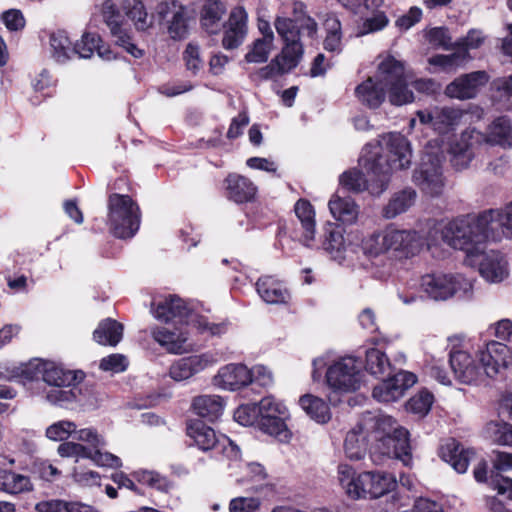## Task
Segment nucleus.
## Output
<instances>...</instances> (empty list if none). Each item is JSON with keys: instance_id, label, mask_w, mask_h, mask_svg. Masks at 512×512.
I'll list each match as a JSON object with an SVG mask.
<instances>
[{"instance_id": "17", "label": "nucleus", "mask_w": 512, "mask_h": 512, "mask_svg": "<svg viewBox=\"0 0 512 512\" xmlns=\"http://www.w3.org/2000/svg\"><path fill=\"white\" fill-rule=\"evenodd\" d=\"M479 361L483 373L489 378H495L504 370L512 367V351L498 341H490L479 351Z\"/></svg>"}, {"instance_id": "32", "label": "nucleus", "mask_w": 512, "mask_h": 512, "mask_svg": "<svg viewBox=\"0 0 512 512\" xmlns=\"http://www.w3.org/2000/svg\"><path fill=\"white\" fill-rule=\"evenodd\" d=\"M332 216L343 224H353L359 216V206L350 196L333 195L328 203Z\"/></svg>"}, {"instance_id": "37", "label": "nucleus", "mask_w": 512, "mask_h": 512, "mask_svg": "<svg viewBox=\"0 0 512 512\" xmlns=\"http://www.w3.org/2000/svg\"><path fill=\"white\" fill-rule=\"evenodd\" d=\"M226 14V5L220 0H207L201 10V24L210 34L217 33Z\"/></svg>"}, {"instance_id": "61", "label": "nucleus", "mask_w": 512, "mask_h": 512, "mask_svg": "<svg viewBox=\"0 0 512 512\" xmlns=\"http://www.w3.org/2000/svg\"><path fill=\"white\" fill-rule=\"evenodd\" d=\"M256 405H241L234 412V419L243 426L252 425L258 417Z\"/></svg>"}, {"instance_id": "16", "label": "nucleus", "mask_w": 512, "mask_h": 512, "mask_svg": "<svg viewBox=\"0 0 512 512\" xmlns=\"http://www.w3.org/2000/svg\"><path fill=\"white\" fill-rule=\"evenodd\" d=\"M463 115V110L451 106H436L416 112L421 124L428 125L439 134H447L454 130L460 124Z\"/></svg>"}, {"instance_id": "27", "label": "nucleus", "mask_w": 512, "mask_h": 512, "mask_svg": "<svg viewBox=\"0 0 512 512\" xmlns=\"http://www.w3.org/2000/svg\"><path fill=\"white\" fill-rule=\"evenodd\" d=\"M247 17L243 9H234L224 25L222 45L225 49H234L242 44L247 33Z\"/></svg>"}, {"instance_id": "50", "label": "nucleus", "mask_w": 512, "mask_h": 512, "mask_svg": "<svg viewBox=\"0 0 512 512\" xmlns=\"http://www.w3.org/2000/svg\"><path fill=\"white\" fill-rule=\"evenodd\" d=\"M273 43H271V37L267 40L256 39L248 53L245 55V60L248 63H264L267 61Z\"/></svg>"}, {"instance_id": "41", "label": "nucleus", "mask_w": 512, "mask_h": 512, "mask_svg": "<svg viewBox=\"0 0 512 512\" xmlns=\"http://www.w3.org/2000/svg\"><path fill=\"white\" fill-rule=\"evenodd\" d=\"M299 62L300 61L296 60L295 58H293V61H291V58H285L284 53L281 52L274 59H272L268 65L260 68L256 72V76L260 80L272 79L276 76L289 72L295 68Z\"/></svg>"}, {"instance_id": "40", "label": "nucleus", "mask_w": 512, "mask_h": 512, "mask_svg": "<svg viewBox=\"0 0 512 512\" xmlns=\"http://www.w3.org/2000/svg\"><path fill=\"white\" fill-rule=\"evenodd\" d=\"M33 489L28 476L9 470L0 471V490L9 494H19Z\"/></svg>"}, {"instance_id": "49", "label": "nucleus", "mask_w": 512, "mask_h": 512, "mask_svg": "<svg viewBox=\"0 0 512 512\" xmlns=\"http://www.w3.org/2000/svg\"><path fill=\"white\" fill-rule=\"evenodd\" d=\"M256 406L260 418L288 416L286 406L271 396L262 398Z\"/></svg>"}, {"instance_id": "48", "label": "nucleus", "mask_w": 512, "mask_h": 512, "mask_svg": "<svg viewBox=\"0 0 512 512\" xmlns=\"http://www.w3.org/2000/svg\"><path fill=\"white\" fill-rule=\"evenodd\" d=\"M134 475L138 482L159 491H168L171 488L170 481L158 472L140 470L135 472Z\"/></svg>"}, {"instance_id": "31", "label": "nucleus", "mask_w": 512, "mask_h": 512, "mask_svg": "<svg viewBox=\"0 0 512 512\" xmlns=\"http://www.w3.org/2000/svg\"><path fill=\"white\" fill-rule=\"evenodd\" d=\"M294 210L302 231L300 240L305 246L311 247L316 233L313 207L307 200L300 199L296 202Z\"/></svg>"}, {"instance_id": "4", "label": "nucleus", "mask_w": 512, "mask_h": 512, "mask_svg": "<svg viewBox=\"0 0 512 512\" xmlns=\"http://www.w3.org/2000/svg\"><path fill=\"white\" fill-rule=\"evenodd\" d=\"M117 5H120L125 11L126 16L138 31H146L151 28L153 19L148 16L146 8L140 0H103L101 4L104 22L115 43L123 47L133 57L140 58L143 56V50L132 43L131 30L119 13Z\"/></svg>"}, {"instance_id": "45", "label": "nucleus", "mask_w": 512, "mask_h": 512, "mask_svg": "<svg viewBox=\"0 0 512 512\" xmlns=\"http://www.w3.org/2000/svg\"><path fill=\"white\" fill-rule=\"evenodd\" d=\"M362 249L365 254L372 257L387 253L385 229L373 232L364 238Z\"/></svg>"}, {"instance_id": "55", "label": "nucleus", "mask_w": 512, "mask_h": 512, "mask_svg": "<svg viewBox=\"0 0 512 512\" xmlns=\"http://www.w3.org/2000/svg\"><path fill=\"white\" fill-rule=\"evenodd\" d=\"M167 31L172 39L180 40L188 34V18L186 16V8H184L179 16L170 20L167 24Z\"/></svg>"}, {"instance_id": "13", "label": "nucleus", "mask_w": 512, "mask_h": 512, "mask_svg": "<svg viewBox=\"0 0 512 512\" xmlns=\"http://www.w3.org/2000/svg\"><path fill=\"white\" fill-rule=\"evenodd\" d=\"M360 368V363L354 357L347 356L339 359L327 369V385L339 392L359 389L362 379Z\"/></svg>"}, {"instance_id": "57", "label": "nucleus", "mask_w": 512, "mask_h": 512, "mask_svg": "<svg viewBox=\"0 0 512 512\" xmlns=\"http://www.w3.org/2000/svg\"><path fill=\"white\" fill-rule=\"evenodd\" d=\"M260 506L258 497H235L229 502V512H257Z\"/></svg>"}, {"instance_id": "20", "label": "nucleus", "mask_w": 512, "mask_h": 512, "mask_svg": "<svg viewBox=\"0 0 512 512\" xmlns=\"http://www.w3.org/2000/svg\"><path fill=\"white\" fill-rule=\"evenodd\" d=\"M218 362L217 353L205 352L175 361L169 369L170 377L175 381H184Z\"/></svg>"}, {"instance_id": "2", "label": "nucleus", "mask_w": 512, "mask_h": 512, "mask_svg": "<svg viewBox=\"0 0 512 512\" xmlns=\"http://www.w3.org/2000/svg\"><path fill=\"white\" fill-rule=\"evenodd\" d=\"M432 232L439 234L452 248L463 250L468 257H473L487 241L512 238V202L478 215H464L447 222L435 223Z\"/></svg>"}, {"instance_id": "8", "label": "nucleus", "mask_w": 512, "mask_h": 512, "mask_svg": "<svg viewBox=\"0 0 512 512\" xmlns=\"http://www.w3.org/2000/svg\"><path fill=\"white\" fill-rule=\"evenodd\" d=\"M101 39L98 35L86 33L82 36L81 40L72 46L65 31H57L50 36V46L52 57L59 63H64L71 59L73 55H78L80 58H90L94 51L98 56L105 60L112 59L111 51L100 45Z\"/></svg>"}, {"instance_id": "36", "label": "nucleus", "mask_w": 512, "mask_h": 512, "mask_svg": "<svg viewBox=\"0 0 512 512\" xmlns=\"http://www.w3.org/2000/svg\"><path fill=\"white\" fill-rule=\"evenodd\" d=\"M192 409L198 416L215 421L223 413L224 400L218 395H200L193 399Z\"/></svg>"}, {"instance_id": "63", "label": "nucleus", "mask_w": 512, "mask_h": 512, "mask_svg": "<svg viewBox=\"0 0 512 512\" xmlns=\"http://www.w3.org/2000/svg\"><path fill=\"white\" fill-rule=\"evenodd\" d=\"M216 453L222 454L229 460L236 461L240 458V449L227 436L220 434V442L215 449Z\"/></svg>"}, {"instance_id": "47", "label": "nucleus", "mask_w": 512, "mask_h": 512, "mask_svg": "<svg viewBox=\"0 0 512 512\" xmlns=\"http://www.w3.org/2000/svg\"><path fill=\"white\" fill-rule=\"evenodd\" d=\"M360 474L356 475L354 469L346 464L338 466V480L343 489H345L347 495L354 499V494L358 492L360 485L358 480Z\"/></svg>"}, {"instance_id": "44", "label": "nucleus", "mask_w": 512, "mask_h": 512, "mask_svg": "<svg viewBox=\"0 0 512 512\" xmlns=\"http://www.w3.org/2000/svg\"><path fill=\"white\" fill-rule=\"evenodd\" d=\"M470 59L469 52L458 50L448 55L438 54L429 58L431 65L439 66L443 71L455 72L459 67L463 66Z\"/></svg>"}, {"instance_id": "25", "label": "nucleus", "mask_w": 512, "mask_h": 512, "mask_svg": "<svg viewBox=\"0 0 512 512\" xmlns=\"http://www.w3.org/2000/svg\"><path fill=\"white\" fill-rule=\"evenodd\" d=\"M355 95L360 103L371 109L378 108L384 102L386 88L380 76V64L374 77H369L355 88Z\"/></svg>"}, {"instance_id": "35", "label": "nucleus", "mask_w": 512, "mask_h": 512, "mask_svg": "<svg viewBox=\"0 0 512 512\" xmlns=\"http://www.w3.org/2000/svg\"><path fill=\"white\" fill-rule=\"evenodd\" d=\"M417 193L412 188H405L395 192L388 203L383 207L382 216L385 219H394L408 211L415 203Z\"/></svg>"}, {"instance_id": "53", "label": "nucleus", "mask_w": 512, "mask_h": 512, "mask_svg": "<svg viewBox=\"0 0 512 512\" xmlns=\"http://www.w3.org/2000/svg\"><path fill=\"white\" fill-rule=\"evenodd\" d=\"M185 8L178 0H163L159 2L155 8V12L160 20L166 24L175 18Z\"/></svg>"}, {"instance_id": "11", "label": "nucleus", "mask_w": 512, "mask_h": 512, "mask_svg": "<svg viewBox=\"0 0 512 512\" xmlns=\"http://www.w3.org/2000/svg\"><path fill=\"white\" fill-rule=\"evenodd\" d=\"M380 76L385 84L389 102L402 106L413 102L414 94L408 88L403 64L393 57H387L380 63Z\"/></svg>"}, {"instance_id": "5", "label": "nucleus", "mask_w": 512, "mask_h": 512, "mask_svg": "<svg viewBox=\"0 0 512 512\" xmlns=\"http://www.w3.org/2000/svg\"><path fill=\"white\" fill-rule=\"evenodd\" d=\"M483 145L512 147V125L508 118H496L483 133L476 128L465 129L451 145V163L457 170L466 168Z\"/></svg>"}, {"instance_id": "19", "label": "nucleus", "mask_w": 512, "mask_h": 512, "mask_svg": "<svg viewBox=\"0 0 512 512\" xmlns=\"http://www.w3.org/2000/svg\"><path fill=\"white\" fill-rule=\"evenodd\" d=\"M489 79L487 72L482 70L463 74L445 87L444 94L452 99H473L480 89L488 83Z\"/></svg>"}, {"instance_id": "21", "label": "nucleus", "mask_w": 512, "mask_h": 512, "mask_svg": "<svg viewBox=\"0 0 512 512\" xmlns=\"http://www.w3.org/2000/svg\"><path fill=\"white\" fill-rule=\"evenodd\" d=\"M323 237V249L332 259L340 263L355 252L356 247L345 239L344 230L334 223L325 225Z\"/></svg>"}, {"instance_id": "22", "label": "nucleus", "mask_w": 512, "mask_h": 512, "mask_svg": "<svg viewBox=\"0 0 512 512\" xmlns=\"http://www.w3.org/2000/svg\"><path fill=\"white\" fill-rule=\"evenodd\" d=\"M151 335L161 347L171 354H184L192 350L188 333L181 328L171 330L166 327H157L152 329Z\"/></svg>"}, {"instance_id": "26", "label": "nucleus", "mask_w": 512, "mask_h": 512, "mask_svg": "<svg viewBox=\"0 0 512 512\" xmlns=\"http://www.w3.org/2000/svg\"><path fill=\"white\" fill-rule=\"evenodd\" d=\"M214 384L226 390H238L251 384L249 369L242 364H228L214 376Z\"/></svg>"}, {"instance_id": "10", "label": "nucleus", "mask_w": 512, "mask_h": 512, "mask_svg": "<svg viewBox=\"0 0 512 512\" xmlns=\"http://www.w3.org/2000/svg\"><path fill=\"white\" fill-rule=\"evenodd\" d=\"M408 431L403 427H395L392 433L374 438L376 443L370 448V458L376 465L383 464L386 458H395L407 464L410 460V444Z\"/></svg>"}, {"instance_id": "1", "label": "nucleus", "mask_w": 512, "mask_h": 512, "mask_svg": "<svg viewBox=\"0 0 512 512\" xmlns=\"http://www.w3.org/2000/svg\"><path fill=\"white\" fill-rule=\"evenodd\" d=\"M360 163L371 178L366 180L360 171L350 170L341 175V185L349 191L367 189L371 194L379 195L387 188L391 172L410 166V143L400 133H388L378 144H367L363 148Z\"/></svg>"}, {"instance_id": "43", "label": "nucleus", "mask_w": 512, "mask_h": 512, "mask_svg": "<svg viewBox=\"0 0 512 512\" xmlns=\"http://www.w3.org/2000/svg\"><path fill=\"white\" fill-rule=\"evenodd\" d=\"M366 370L374 376L390 375L392 365L384 352L371 348L366 352Z\"/></svg>"}, {"instance_id": "30", "label": "nucleus", "mask_w": 512, "mask_h": 512, "mask_svg": "<svg viewBox=\"0 0 512 512\" xmlns=\"http://www.w3.org/2000/svg\"><path fill=\"white\" fill-rule=\"evenodd\" d=\"M368 429L362 423L355 425L346 435L344 450L351 460H360L364 457L368 447Z\"/></svg>"}, {"instance_id": "7", "label": "nucleus", "mask_w": 512, "mask_h": 512, "mask_svg": "<svg viewBox=\"0 0 512 512\" xmlns=\"http://www.w3.org/2000/svg\"><path fill=\"white\" fill-rule=\"evenodd\" d=\"M153 314L156 319L161 321L178 320L180 323L191 324L201 333H208L211 336H220L226 333L229 325L227 321L209 322L206 317L192 313L184 300L177 296H169L160 300L156 304Z\"/></svg>"}, {"instance_id": "6", "label": "nucleus", "mask_w": 512, "mask_h": 512, "mask_svg": "<svg viewBox=\"0 0 512 512\" xmlns=\"http://www.w3.org/2000/svg\"><path fill=\"white\" fill-rule=\"evenodd\" d=\"M277 34L284 42L282 51L285 58L300 61L303 52V39H312L318 30L316 21L307 14L306 6L300 1H294L283 8L274 19Z\"/></svg>"}, {"instance_id": "58", "label": "nucleus", "mask_w": 512, "mask_h": 512, "mask_svg": "<svg viewBox=\"0 0 512 512\" xmlns=\"http://www.w3.org/2000/svg\"><path fill=\"white\" fill-rule=\"evenodd\" d=\"M127 366V358L118 353L102 358L99 364L101 370L111 373H121L126 370Z\"/></svg>"}, {"instance_id": "46", "label": "nucleus", "mask_w": 512, "mask_h": 512, "mask_svg": "<svg viewBox=\"0 0 512 512\" xmlns=\"http://www.w3.org/2000/svg\"><path fill=\"white\" fill-rule=\"evenodd\" d=\"M486 431L493 443L512 447V425L490 422L487 424Z\"/></svg>"}, {"instance_id": "42", "label": "nucleus", "mask_w": 512, "mask_h": 512, "mask_svg": "<svg viewBox=\"0 0 512 512\" xmlns=\"http://www.w3.org/2000/svg\"><path fill=\"white\" fill-rule=\"evenodd\" d=\"M288 416H278L272 418H260L259 428L266 434L275 437L278 441L287 443L292 437L291 431L288 429L285 419Z\"/></svg>"}, {"instance_id": "15", "label": "nucleus", "mask_w": 512, "mask_h": 512, "mask_svg": "<svg viewBox=\"0 0 512 512\" xmlns=\"http://www.w3.org/2000/svg\"><path fill=\"white\" fill-rule=\"evenodd\" d=\"M412 180L414 184L426 195L436 197L444 189V179L440 161L437 157L426 155L415 169Z\"/></svg>"}, {"instance_id": "52", "label": "nucleus", "mask_w": 512, "mask_h": 512, "mask_svg": "<svg viewBox=\"0 0 512 512\" xmlns=\"http://www.w3.org/2000/svg\"><path fill=\"white\" fill-rule=\"evenodd\" d=\"M387 379L395 388H397L400 399L405 395L406 391L417 382V376L414 373L405 370H399Z\"/></svg>"}, {"instance_id": "51", "label": "nucleus", "mask_w": 512, "mask_h": 512, "mask_svg": "<svg viewBox=\"0 0 512 512\" xmlns=\"http://www.w3.org/2000/svg\"><path fill=\"white\" fill-rule=\"evenodd\" d=\"M76 432V424L72 421L62 420L47 427L46 436L53 441H64Z\"/></svg>"}, {"instance_id": "59", "label": "nucleus", "mask_w": 512, "mask_h": 512, "mask_svg": "<svg viewBox=\"0 0 512 512\" xmlns=\"http://www.w3.org/2000/svg\"><path fill=\"white\" fill-rule=\"evenodd\" d=\"M183 59L186 67L193 74H196L203 66V61L200 57L199 47L193 43H189L183 52Z\"/></svg>"}, {"instance_id": "18", "label": "nucleus", "mask_w": 512, "mask_h": 512, "mask_svg": "<svg viewBox=\"0 0 512 512\" xmlns=\"http://www.w3.org/2000/svg\"><path fill=\"white\" fill-rule=\"evenodd\" d=\"M360 488L354 494V499L360 498H379L391 491L397 486L396 478L384 471H367L360 474L358 480Z\"/></svg>"}, {"instance_id": "23", "label": "nucleus", "mask_w": 512, "mask_h": 512, "mask_svg": "<svg viewBox=\"0 0 512 512\" xmlns=\"http://www.w3.org/2000/svg\"><path fill=\"white\" fill-rule=\"evenodd\" d=\"M449 361L455 377L461 383L472 384L482 379V368L475 364L474 359L466 351H451Z\"/></svg>"}, {"instance_id": "3", "label": "nucleus", "mask_w": 512, "mask_h": 512, "mask_svg": "<svg viewBox=\"0 0 512 512\" xmlns=\"http://www.w3.org/2000/svg\"><path fill=\"white\" fill-rule=\"evenodd\" d=\"M0 378L22 379L23 381L41 378L50 386V389L46 391V399L52 404L65 405L83 401L82 390L78 386L83 379V373L65 370L52 361L35 359L21 367L13 368L0 365Z\"/></svg>"}, {"instance_id": "9", "label": "nucleus", "mask_w": 512, "mask_h": 512, "mask_svg": "<svg viewBox=\"0 0 512 512\" xmlns=\"http://www.w3.org/2000/svg\"><path fill=\"white\" fill-rule=\"evenodd\" d=\"M108 224L117 238L133 237L140 226V209L128 195L113 193L108 198Z\"/></svg>"}, {"instance_id": "62", "label": "nucleus", "mask_w": 512, "mask_h": 512, "mask_svg": "<svg viewBox=\"0 0 512 512\" xmlns=\"http://www.w3.org/2000/svg\"><path fill=\"white\" fill-rule=\"evenodd\" d=\"M58 453L62 457L77 456L87 458L91 455V449L75 442H65L58 446Z\"/></svg>"}, {"instance_id": "39", "label": "nucleus", "mask_w": 512, "mask_h": 512, "mask_svg": "<svg viewBox=\"0 0 512 512\" xmlns=\"http://www.w3.org/2000/svg\"><path fill=\"white\" fill-rule=\"evenodd\" d=\"M299 405L305 413L317 423H327L331 419V412L328 404L321 398L306 394L300 397Z\"/></svg>"}, {"instance_id": "38", "label": "nucleus", "mask_w": 512, "mask_h": 512, "mask_svg": "<svg viewBox=\"0 0 512 512\" xmlns=\"http://www.w3.org/2000/svg\"><path fill=\"white\" fill-rule=\"evenodd\" d=\"M123 325L114 319L102 320L93 332V339L100 345L116 346L123 337Z\"/></svg>"}, {"instance_id": "24", "label": "nucleus", "mask_w": 512, "mask_h": 512, "mask_svg": "<svg viewBox=\"0 0 512 512\" xmlns=\"http://www.w3.org/2000/svg\"><path fill=\"white\" fill-rule=\"evenodd\" d=\"M476 256L481 257L479 272L486 281L498 283L507 277L508 263L500 252L494 250L483 252L480 248V252Z\"/></svg>"}, {"instance_id": "29", "label": "nucleus", "mask_w": 512, "mask_h": 512, "mask_svg": "<svg viewBox=\"0 0 512 512\" xmlns=\"http://www.w3.org/2000/svg\"><path fill=\"white\" fill-rule=\"evenodd\" d=\"M227 197L235 203H245L254 199L257 192L253 182L241 175L230 174L226 178Z\"/></svg>"}, {"instance_id": "28", "label": "nucleus", "mask_w": 512, "mask_h": 512, "mask_svg": "<svg viewBox=\"0 0 512 512\" xmlns=\"http://www.w3.org/2000/svg\"><path fill=\"white\" fill-rule=\"evenodd\" d=\"M440 456L458 473H465L470 461L475 457V451L471 448L465 449L455 439H450L441 446Z\"/></svg>"}, {"instance_id": "54", "label": "nucleus", "mask_w": 512, "mask_h": 512, "mask_svg": "<svg viewBox=\"0 0 512 512\" xmlns=\"http://www.w3.org/2000/svg\"><path fill=\"white\" fill-rule=\"evenodd\" d=\"M433 403V395L428 391H420L407 403V408L413 413L425 415L429 412Z\"/></svg>"}, {"instance_id": "60", "label": "nucleus", "mask_w": 512, "mask_h": 512, "mask_svg": "<svg viewBox=\"0 0 512 512\" xmlns=\"http://www.w3.org/2000/svg\"><path fill=\"white\" fill-rule=\"evenodd\" d=\"M343 7L355 14H363L367 10H374L382 0H337Z\"/></svg>"}, {"instance_id": "12", "label": "nucleus", "mask_w": 512, "mask_h": 512, "mask_svg": "<svg viewBox=\"0 0 512 512\" xmlns=\"http://www.w3.org/2000/svg\"><path fill=\"white\" fill-rule=\"evenodd\" d=\"M421 289L431 299L446 300L458 293L467 294L473 288L472 282L461 274L430 273L421 278Z\"/></svg>"}, {"instance_id": "34", "label": "nucleus", "mask_w": 512, "mask_h": 512, "mask_svg": "<svg viewBox=\"0 0 512 512\" xmlns=\"http://www.w3.org/2000/svg\"><path fill=\"white\" fill-rule=\"evenodd\" d=\"M259 296L268 304L286 303L289 293L283 285L271 276H263L256 282Z\"/></svg>"}, {"instance_id": "33", "label": "nucleus", "mask_w": 512, "mask_h": 512, "mask_svg": "<svg viewBox=\"0 0 512 512\" xmlns=\"http://www.w3.org/2000/svg\"><path fill=\"white\" fill-rule=\"evenodd\" d=\"M187 435L194 441L195 445L202 451H215L220 442L214 429L201 421H193L187 426Z\"/></svg>"}, {"instance_id": "64", "label": "nucleus", "mask_w": 512, "mask_h": 512, "mask_svg": "<svg viewBox=\"0 0 512 512\" xmlns=\"http://www.w3.org/2000/svg\"><path fill=\"white\" fill-rule=\"evenodd\" d=\"M70 502L52 499L47 501H41L36 504L37 512H69Z\"/></svg>"}, {"instance_id": "56", "label": "nucleus", "mask_w": 512, "mask_h": 512, "mask_svg": "<svg viewBox=\"0 0 512 512\" xmlns=\"http://www.w3.org/2000/svg\"><path fill=\"white\" fill-rule=\"evenodd\" d=\"M372 396L377 401L384 403L395 402L400 399L397 388L388 379L383 380L373 388Z\"/></svg>"}, {"instance_id": "14", "label": "nucleus", "mask_w": 512, "mask_h": 512, "mask_svg": "<svg viewBox=\"0 0 512 512\" xmlns=\"http://www.w3.org/2000/svg\"><path fill=\"white\" fill-rule=\"evenodd\" d=\"M387 253L399 258H409L424 247L425 238L415 230H400L392 225L385 228Z\"/></svg>"}]
</instances>
